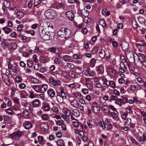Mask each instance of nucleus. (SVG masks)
<instances>
[{
    "label": "nucleus",
    "instance_id": "1",
    "mask_svg": "<svg viewBox=\"0 0 146 146\" xmlns=\"http://www.w3.org/2000/svg\"><path fill=\"white\" fill-rule=\"evenodd\" d=\"M71 31L69 29L62 28L58 32V38L60 40H64L71 35Z\"/></svg>",
    "mask_w": 146,
    "mask_h": 146
},
{
    "label": "nucleus",
    "instance_id": "35",
    "mask_svg": "<svg viewBox=\"0 0 146 146\" xmlns=\"http://www.w3.org/2000/svg\"><path fill=\"white\" fill-rule=\"evenodd\" d=\"M5 111L7 113L10 115H13L15 113L13 111L10 109H6Z\"/></svg>",
    "mask_w": 146,
    "mask_h": 146
},
{
    "label": "nucleus",
    "instance_id": "30",
    "mask_svg": "<svg viewBox=\"0 0 146 146\" xmlns=\"http://www.w3.org/2000/svg\"><path fill=\"white\" fill-rule=\"evenodd\" d=\"M102 14L104 15H106L107 16L109 15L110 14L109 12L108 11L107 9H103L102 11Z\"/></svg>",
    "mask_w": 146,
    "mask_h": 146
},
{
    "label": "nucleus",
    "instance_id": "15",
    "mask_svg": "<svg viewBox=\"0 0 146 146\" xmlns=\"http://www.w3.org/2000/svg\"><path fill=\"white\" fill-rule=\"evenodd\" d=\"M40 101L38 99H36L34 100L32 102V104L34 107H38Z\"/></svg>",
    "mask_w": 146,
    "mask_h": 146
},
{
    "label": "nucleus",
    "instance_id": "39",
    "mask_svg": "<svg viewBox=\"0 0 146 146\" xmlns=\"http://www.w3.org/2000/svg\"><path fill=\"white\" fill-rule=\"evenodd\" d=\"M105 53L104 50H102L99 54V56L101 58H104L105 56Z\"/></svg>",
    "mask_w": 146,
    "mask_h": 146
},
{
    "label": "nucleus",
    "instance_id": "34",
    "mask_svg": "<svg viewBox=\"0 0 146 146\" xmlns=\"http://www.w3.org/2000/svg\"><path fill=\"white\" fill-rule=\"evenodd\" d=\"M17 17L19 18H22L24 16V13L21 11H19L17 12Z\"/></svg>",
    "mask_w": 146,
    "mask_h": 146
},
{
    "label": "nucleus",
    "instance_id": "21",
    "mask_svg": "<svg viewBox=\"0 0 146 146\" xmlns=\"http://www.w3.org/2000/svg\"><path fill=\"white\" fill-rule=\"evenodd\" d=\"M56 99L58 102L60 103H62L63 101V98L60 95H57L56 96Z\"/></svg>",
    "mask_w": 146,
    "mask_h": 146
},
{
    "label": "nucleus",
    "instance_id": "11",
    "mask_svg": "<svg viewBox=\"0 0 146 146\" xmlns=\"http://www.w3.org/2000/svg\"><path fill=\"white\" fill-rule=\"evenodd\" d=\"M23 124L25 128L27 129L31 128L32 127V124L29 121H25Z\"/></svg>",
    "mask_w": 146,
    "mask_h": 146
},
{
    "label": "nucleus",
    "instance_id": "36",
    "mask_svg": "<svg viewBox=\"0 0 146 146\" xmlns=\"http://www.w3.org/2000/svg\"><path fill=\"white\" fill-rule=\"evenodd\" d=\"M127 57L128 59H129V58H134V54L132 52H130L127 54Z\"/></svg>",
    "mask_w": 146,
    "mask_h": 146
},
{
    "label": "nucleus",
    "instance_id": "41",
    "mask_svg": "<svg viewBox=\"0 0 146 146\" xmlns=\"http://www.w3.org/2000/svg\"><path fill=\"white\" fill-rule=\"evenodd\" d=\"M108 84L111 87L113 88L115 87V83L113 81H109Z\"/></svg>",
    "mask_w": 146,
    "mask_h": 146
},
{
    "label": "nucleus",
    "instance_id": "59",
    "mask_svg": "<svg viewBox=\"0 0 146 146\" xmlns=\"http://www.w3.org/2000/svg\"><path fill=\"white\" fill-rule=\"evenodd\" d=\"M15 79L16 81L19 83L21 82L22 81V79L19 76H17L16 77Z\"/></svg>",
    "mask_w": 146,
    "mask_h": 146
},
{
    "label": "nucleus",
    "instance_id": "31",
    "mask_svg": "<svg viewBox=\"0 0 146 146\" xmlns=\"http://www.w3.org/2000/svg\"><path fill=\"white\" fill-rule=\"evenodd\" d=\"M58 145L59 146H65L64 141L62 139L58 140L57 142Z\"/></svg>",
    "mask_w": 146,
    "mask_h": 146
},
{
    "label": "nucleus",
    "instance_id": "19",
    "mask_svg": "<svg viewBox=\"0 0 146 146\" xmlns=\"http://www.w3.org/2000/svg\"><path fill=\"white\" fill-rule=\"evenodd\" d=\"M108 73L112 76H114L116 74V73L115 71L113 68L108 69Z\"/></svg>",
    "mask_w": 146,
    "mask_h": 146
},
{
    "label": "nucleus",
    "instance_id": "46",
    "mask_svg": "<svg viewBox=\"0 0 146 146\" xmlns=\"http://www.w3.org/2000/svg\"><path fill=\"white\" fill-rule=\"evenodd\" d=\"M52 111L54 112L58 113H59V111L58 108L56 107H54L52 109Z\"/></svg>",
    "mask_w": 146,
    "mask_h": 146
},
{
    "label": "nucleus",
    "instance_id": "44",
    "mask_svg": "<svg viewBox=\"0 0 146 146\" xmlns=\"http://www.w3.org/2000/svg\"><path fill=\"white\" fill-rule=\"evenodd\" d=\"M42 38L45 40H48L49 39V37L47 35V32H46V34L42 37Z\"/></svg>",
    "mask_w": 146,
    "mask_h": 146
},
{
    "label": "nucleus",
    "instance_id": "50",
    "mask_svg": "<svg viewBox=\"0 0 146 146\" xmlns=\"http://www.w3.org/2000/svg\"><path fill=\"white\" fill-rule=\"evenodd\" d=\"M121 100L122 99L121 98H117V100L116 101V103L120 106H121L122 105V103L121 102Z\"/></svg>",
    "mask_w": 146,
    "mask_h": 146
},
{
    "label": "nucleus",
    "instance_id": "10",
    "mask_svg": "<svg viewBox=\"0 0 146 146\" xmlns=\"http://www.w3.org/2000/svg\"><path fill=\"white\" fill-rule=\"evenodd\" d=\"M47 94L51 98L54 97L55 95V91L52 88L49 89L48 90Z\"/></svg>",
    "mask_w": 146,
    "mask_h": 146
},
{
    "label": "nucleus",
    "instance_id": "16",
    "mask_svg": "<svg viewBox=\"0 0 146 146\" xmlns=\"http://www.w3.org/2000/svg\"><path fill=\"white\" fill-rule=\"evenodd\" d=\"M55 7L57 9L64 8L65 7V5L62 3H58L55 4L54 5Z\"/></svg>",
    "mask_w": 146,
    "mask_h": 146
},
{
    "label": "nucleus",
    "instance_id": "48",
    "mask_svg": "<svg viewBox=\"0 0 146 146\" xmlns=\"http://www.w3.org/2000/svg\"><path fill=\"white\" fill-rule=\"evenodd\" d=\"M59 95H60L64 99H66V95L63 90L60 91V94Z\"/></svg>",
    "mask_w": 146,
    "mask_h": 146
},
{
    "label": "nucleus",
    "instance_id": "3",
    "mask_svg": "<svg viewBox=\"0 0 146 146\" xmlns=\"http://www.w3.org/2000/svg\"><path fill=\"white\" fill-rule=\"evenodd\" d=\"M23 134V132L19 130H17L13 133L10 135L11 139L15 140L19 138L21 135Z\"/></svg>",
    "mask_w": 146,
    "mask_h": 146
},
{
    "label": "nucleus",
    "instance_id": "22",
    "mask_svg": "<svg viewBox=\"0 0 146 146\" xmlns=\"http://www.w3.org/2000/svg\"><path fill=\"white\" fill-rule=\"evenodd\" d=\"M3 30L5 33L8 34L10 33L12 30L7 27H5L3 28Z\"/></svg>",
    "mask_w": 146,
    "mask_h": 146
},
{
    "label": "nucleus",
    "instance_id": "17",
    "mask_svg": "<svg viewBox=\"0 0 146 146\" xmlns=\"http://www.w3.org/2000/svg\"><path fill=\"white\" fill-rule=\"evenodd\" d=\"M39 32L40 36L42 38L46 33L43 28L41 27L39 29Z\"/></svg>",
    "mask_w": 146,
    "mask_h": 146
},
{
    "label": "nucleus",
    "instance_id": "54",
    "mask_svg": "<svg viewBox=\"0 0 146 146\" xmlns=\"http://www.w3.org/2000/svg\"><path fill=\"white\" fill-rule=\"evenodd\" d=\"M98 47L97 46L94 47L92 50L91 52L93 54L96 53L98 50Z\"/></svg>",
    "mask_w": 146,
    "mask_h": 146
},
{
    "label": "nucleus",
    "instance_id": "20",
    "mask_svg": "<svg viewBox=\"0 0 146 146\" xmlns=\"http://www.w3.org/2000/svg\"><path fill=\"white\" fill-rule=\"evenodd\" d=\"M32 88H33L37 92H40V85H33L31 86Z\"/></svg>",
    "mask_w": 146,
    "mask_h": 146
},
{
    "label": "nucleus",
    "instance_id": "13",
    "mask_svg": "<svg viewBox=\"0 0 146 146\" xmlns=\"http://www.w3.org/2000/svg\"><path fill=\"white\" fill-rule=\"evenodd\" d=\"M40 93L44 92L48 88V86L46 84H44L40 85Z\"/></svg>",
    "mask_w": 146,
    "mask_h": 146
},
{
    "label": "nucleus",
    "instance_id": "61",
    "mask_svg": "<svg viewBox=\"0 0 146 146\" xmlns=\"http://www.w3.org/2000/svg\"><path fill=\"white\" fill-rule=\"evenodd\" d=\"M99 124L100 127H102L103 128H105V123L103 122L100 121L99 122Z\"/></svg>",
    "mask_w": 146,
    "mask_h": 146
},
{
    "label": "nucleus",
    "instance_id": "24",
    "mask_svg": "<svg viewBox=\"0 0 146 146\" xmlns=\"http://www.w3.org/2000/svg\"><path fill=\"white\" fill-rule=\"evenodd\" d=\"M82 13L81 17H87L89 15L88 11L85 9H83L82 10Z\"/></svg>",
    "mask_w": 146,
    "mask_h": 146
},
{
    "label": "nucleus",
    "instance_id": "28",
    "mask_svg": "<svg viewBox=\"0 0 146 146\" xmlns=\"http://www.w3.org/2000/svg\"><path fill=\"white\" fill-rule=\"evenodd\" d=\"M99 24L104 28L106 27V24L104 20L100 19L99 21Z\"/></svg>",
    "mask_w": 146,
    "mask_h": 146
},
{
    "label": "nucleus",
    "instance_id": "29",
    "mask_svg": "<svg viewBox=\"0 0 146 146\" xmlns=\"http://www.w3.org/2000/svg\"><path fill=\"white\" fill-rule=\"evenodd\" d=\"M47 35L49 37V40H52L54 38L55 35L54 33L50 32H47Z\"/></svg>",
    "mask_w": 146,
    "mask_h": 146
},
{
    "label": "nucleus",
    "instance_id": "6",
    "mask_svg": "<svg viewBox=\"0 0 146 146\" xmlns=\"http://www.w3.org/2000/svg\"><path fill=\"white\" fill-rule=\"evenodd\" d=\"M2 78L5 84L8 85L10 84L9 78L7 74H3L2 75Z\"/></svg>",
    "mask_w": 146,
    "mask_h": 146
},
{
    "label": "nucleus",
    "instance_id": "43",
    "mask_svg": "<svg viewBox=\"0 0 146 146\" xmlns=\"http://www.w3.org/2000/svg\"><path fill=\"white\" fill-rule=\"evenodd\" d=\"M29 97L31 98H36V95L34 93V92L32 91L30 92Z\"/></svg>",
    "mask_w": 146,
    "mask_h": 146
},
{
    "label": "nucleus",
    "instance_id": "8",
    "mask_svg": "<svg viewBox=\"0 0 146 146\" xmlns=\"http://www.w3.org/2000/svg\"><path fill=\"white\" fill-rule=\"evenodd\" d=\"M48 50L50 52L55 53L58 54H60V53H58L59 52V50L58 48L57 47H52L48 48Z\"/></svg>",
    "mask_w": 146,
    "mask_h": 146
},
{
    "label": "nucleus",
    "instance_id": "40",
    "mask_svg": "<svg viewBox=\"0 0 146 146\" xmlns=\"http://www.w3.org/2000/svg\"><path fill=\"white\" fill-rule=\"evenodd\" d=\"M108 115L114 118L116 117L117 116V114L113 112H110Z\"/></svg>",
    "mask_w": 146,
    "mask_h": 146
},
{
    "label": "nucleus",
    "instance_id": "4",
    "mask_svg": "<svg viewBox=\"0 0 146 146\" xmlns=\"http://www.w3.org/2000/svg\"><path fill=\"white\" fill-rule=\"evenodd\" d=\"M92 111L94 113H98L100 112V108L98 104L96 103H94L92 104Z\"/></svg>",
    "mask_w": 146,
    "mask_h": 146
},
{
    "label": "nucleus",
    "instance_id": "56",
    "mask_svg": "<svg viewBox=\"0 0 146 146\" xmlns=\"http://www.w3.org/2000/svg\"><path fill=\"white\" fill-rule=\"evenodd\" d=\"M73 58L76 59H81L82 56L77 54H74L73 56Z\"/></svg>",
    "mask_w": 146,
    "mask_h": 146
},
{
    "label": "nucleus",
    "instance_id": "60",
    "mask_svg": "<svg viewBox=\"0 0 146 146\" xmlns=\"http://www.w3.org/2000/svg\"><path fill=\"white\" fill-rule=\"evenodd\" d=\"M136 79L138 82L139 83H142L144 82V80L141 77H139L137 78Z\"/></svg>",
    "mask_w": 146,
    "mask_h": 146
},
{
    "label": "nucleus",
    "instance_id": "47",
    "mask_svg": "<svg viewBox=\"0 0 146 146\" xmlns=\"http://www.w3.org/2000/svg\"><path fill=\"white\" fill-rule=\"evenodd\" d=\"M41 117L42 120H47L48 119V115L46 114H44L42 115Z\"/></svg>",
    "mask_w": 146,
    "mask_h": 146
},
{
    "label": "nucleus",
    "instance_id": "62",
    "mask_svg": "<svg viewBox=\"0 0 146 146\" xmlns=\"http://www.w3.org/2000/svg\"><path fill=\"white\" fill-rule=\"evenodd\" d=\"M25 87V85L23 83H22L19 85V87L21 89H23Z\"/></svg>",
    "mask_w": 146,
    "mask_h": 146
},
{
    "label": "nucleus",
    "instance_id": "33",
    "mask_svg": "<svg viewBox=\"0 0 146 146\" xmlns=\"http://www.w3.org/2000/svg\"><path fill=\"white\" fill-rule=\"evenodd\" d=\"M30 80L31 82L35 84H37L39 83L38 80L36 78L33 77H31L30 78Z\"/></svg>",
    "mask_w": 146,
    "mask_h": 146
},
{
    "label": "nucleus",
    "instance_id": "51",
    "mask_svg": "<svg viewBox=\"0 0 146 146\" xmlns=\"http://www.w3.org/2000/svg\"><path fill=\"white\" fill-rule=\"evenodd\" d=\"M88 76L93 77L95 76V74L94 71H88Z\"/></svg>",
    "mask_w": 146,
    "mask_h": 146
},
{
    "label": "nucleus",
    "instance_id": "63",
    "mask_svg": "<svg viewBox=\"0 0 146 146\" xmlns=\"http://www.w3.org/2000/svg\"><path fill=\"white\" fill-rule=\"evenodd\" d=\"M40 61L43 63H45V58L43 56L41 57L40 59Z\"/></svg>",
    "mask_w": 146,
    "mask_h": 146
},
{
    "label": "nucleus",
    "instance_id": "64",
    "mask_svg": "<svg viewBox=\"0 0 146 146\" xmlns=\"http://www.w3.org/2000/svg\"><path fill=\"white\" fill-rule=\"evenodd\" d=\"M68 67L70 68H73L74 67V65L71 63H68L67 64Z\"/></svg>",
    "mask_w": 146,
    "mask_h": 146
},
{
    "label": "nucleus",
    "instance_id": "37",
    "mask_svg": "<svg viewBox=\"0 0 146 146\" xmlns=\"http://www.w3.org/2000/svg\"><path fill=\"white\" fill-rule=\"evenodd\" d=\"M3 119L5 123L8 124V121L9 120V117L7 115H4L3 116Z\"/></svg>",
    "mask_w": 146,
    "mask_h": 146
},
{
    "label": "nucleus",
    "instance_id": "58",
    "mask_svg": "<svg viewBox=\"0 0 146 146\" xmlns=\"http://www.w3.org/2000/svg\"><path fill=\"white\" fill-rule=\"evenodd\" d=\"M57 124L59 125H62L63 124V121L62 120H60L57 121H56Z\"/></svg>",
    "mask_w": 146,
    "mask_h": 146
},
{
    "label": "nucleus",
    "instance_id": "2",
    "mask_svg": "<svg viewBox=\"0 0 146 146\" xmlns=\"http://www.w3.org/2000/svg\"><path fill=\"white\" fill-rule=\"evenodd\" d=\"M45 16L46 18L52 19L56 17V13L54 10L51 9L45 11Z\"/></svg>",
    "mask_w": 146,
    "mask_h": 146
},
{
    "label": "nucleus",
    "instance_id": "14",
    "mask_svg": "<svg viewBox=\"0 0 146 146\" xmlns=\"http://www.w3.org/2000/svg\"><path fill=\"white\" fill-rule=\"evenodd\" d=\"M121 47L122 49L124 51H127L128 50L129 44L126 42H123L121 45Z\"/></svg>",
    "mask_w": 146,
    "mask_h": 146
},
{
    "label": "nucleus",
    "instance_id": "7",
    "mask_svg": "<svg viewBox=\"0 0 146 146\" xmlns=\"http://www.w3.org/2000/svg\"><path fill=\"white\" fill-rule=\"evenodd\" d=\"M66 17L69 20L73 21L74 19V15L71 11H68L66 13Z\"/></svg>",
    "mask_w": 146,
    "mask_h": 146
},
{
    "label": "nucleus",
    "instance_id": "52",
    "mask_svg": "<svg viewBox=\"0 0 146 146\" xmlns=\"http://www.w3.org/2000/svg\"><path fill=\"white\" fill-rule=\"evenodd\" d=\"M103 111H104V112L106 113H109L110 111V110L109 108L107 106H105L104 107V108L103 109Z\"/></svg>",
    "mask_w": 146,
    "mask_h": 146
},
{
    "label": "nucleus",
    "instance_id": "27",
    "mask_svg": "<svg viewBox=\"0 0 146 146\" xmlns=\"http://www.w3.org/2000/svg\"><path fill=\"white\" fill-rule=\"evenodd\" d=\"M80 112L77 110H74L72 111V114L76 117H79L80 115Z\"/></svg>",
    "mask_w": 146,
    "mask_h": 146
},
{
    "label": "nucleus",
    "instance_id": "18",
    "mask_svg": "<svg viewBox=\"0 0 146 146\" xmlns=\"http://www.w3.org/2000/svg\"><path fill=\"white\" fill-rule=\"evenodd\" d=\"M8 47L10 49H15L17 47V44L15 43H12L8 44Z\"/></svg>",
    "mask_w": 146,
    "mask_h": 146
},
{
    "label": "nucleus",
    "instance_id": "26",
    "mask_svg": "<svg viewBox=\"0 0 146 146\" xmlns=\"http://www.w3.org/2000/svg\"><path fill=\"white\" fill-rule=\"evenodd\" d=\"M43 109L44 111H48L50 110V108L48 104H46L43 106Z\"/></svg>",
    "mask_w": 146,
    "mask_h": 146
},
{
    "label": "nucleus",
    "instance_id": "38",
    "mask_svg": "<svg viewBox=\"0 0 146 146\" xmlns=\"http://www.w3.org/2000/svg\"><path fill=\"white\" fill-rule=\"evenodd\" d=\"M70 56L68 55H66L64 56L63 57V58L64 60L67 62H68L70 61Z\"/></svg>",
    "mask_w": 146,
    "mask_h": 146
},
{
    "label": "nucleus",
    "instance_id": "9",
    "mask_svg": "<svg viewBox=\"0 0 146 146\" xmlns=\"http://www.w3.org/2000/svg\"><path fill=\"white\" fill-rule=\"evenodd\" d=\"M69 101L70 102V103L71 104V105L74 107L76 108L78 107V101L74 99L71 100H69Z\"/></svg>",
    "mask_w": 146,
    "mask_h": 146
},
{
    "label": "nucleus",
    "instance_id": "55",
    "mask_svg": "<svg viewBox=\"0 0 146 146\" xmlns=\"http://www.w3.org/2000/svg\"><path fill=\"white\" fill-rule=\"evenodd\" d=\"M84 20L85 23H89L90 22V19H89L87 17H85Z\"/></svg>",
    "mask_w": 146,
    "mask_h": 146
},
{
    "label": "nucleus",
    "instance_id": "5",
    "mask_svg": "<svg viewBox=\"0 0 146 146\" xmlns=\"http://www.w3.org/2000/svg\"><path fill=\"white\" fill-rule=\"evenodd\" d=\"M49 81L50 83L54 86L60 85L61 84L60 81L58 80H55L52 77H50L49 79Z\"/></svg>",
    "mask_w": 146,
    "mask_h": 146
},
{
    "label": "nucleus",
    "instance_id": "42",
    "mask_svg": "<svg viewBox=\"0 0 146 146\" xmlns=\"http://www.w3.org/2000/svg\"><path fill=\"white\" fill-rule=\"evenodd\" d=\"M121 102L123 104H125L127 102V99L124 96L121 97Z\"/></svg>",
    "mask_w": 146,
    "mask_h": 146
},
{
    "label": "nucleus",
    "instance_id": "23",
    "mask_svg": "<svg viewBox=\"0 0 146 146\" xmlns=\"http://www.w3.org/2000/svg\"><path fill=\"white\" fill-rule=\"evenodd\" d=\"M1 45L4 48H6L8 47V43L5 40H4L1 43Z\"/></svg>",
    "mask_w": 146,
    "mask_h": 146
},
{
    "label": "nucleus",
    "instance_id": "12",
    "mask_svg": "<svg viewBox=\"0 0 146 146\" xmlns=\"http://www.w3.org/2000/svg\"><path fill=\"white\" fill-rule=\"evenodd\" d=\"M8 68L9 70H12L13 69V67L16 68L17 66H18V65L16 63L13 61H12L10 63H8Z\"/></svg>",
    "mask_w": 146,
    "mask_h": 146
},
{
    "label": "nucleus",
    "instance_id": "57",
    "mask_svg": "<svg viewBox=\"0 0 146 146\" xmlns=\"http://www.w3.org/2000/svg\"><path fill=\"white\" fill-rule=\"evenodd\" d=\"M13 100L14 102L17 104H19V99L17 97H15L13 98Z\"/></svg>",
    "mask_w": 146,
    "mask_h": 146
},
{
    "label": "nucleus",
    "instance_id": "45",
    "mask_svg": "<svg viewBox=\"0 0 146 146\" xmlns=\"http://www.w3.org/2000/svg\"><path fill=\"white\" fill-rule=\"evenodd\" d=\"M3 5L6 7H9L10 5V2L7 0H5L3 2Z\"/></svg>",
    "mask_w": 146,
    "mask_h": 146
},
{
    "label": "nucleus",
    "instance_id": "25",
    "mask_svg": "<svg viewBox=\"0 0 146 146\" xmlns=\"http://www.w3.org/2000/svg\"><path fill=\"white\" fill-rule=\"evenodd\" d=\"M40 128L43 131H46L48 129V125L46 123L42 124L40 125Z\"/></svg>",
    "mask_w": 146,
    "mask_h": 146
},
{
    "label": "nucleus",
    "instance_id": "53",
    "mask_svg": "<svg viewBox=\"0 0 146 146\" xmlns=\"http://www.w3.org/2000/svg\"><path fill=\"white\" fill-rule=\"evenodd\" d=\"M121 60V62L120 64H123V63L125 62V59L124 56H123L121 55L120 56Z\"/></svg>",
    "mask_w": 146,
    "mask_h": 146
},
{
    "label": "nucleus",
    "instance_id": "32",
    "mask_svg": "<svg viewBox=\"0 0 146 146\" xmlns=\"http://www.w3.org/2000/svg\"><path fill=\"white\" fill-rule=\"evenodd\" d=\"M97 69L98 72L100 73H103L104 71V67L101 65H100L98 66Z\"/></svg>",
    "mask_w": 146,
    "mask_h": 146
},
{
    "label": "nucleus",
    "instance_id": "49",
    "mask_svg": "<svg viewBox=\"0 0 146 146\" xmlns=\"http://www.w3.org/2000/svg\"><path fill=\"white\" fill-rule=\"evenodd\" d=\"M139 21L141 23L143 24L145 23V20L142 17H140L139 18Z\"/></svg>",
    "mask_w": 146,
    "mask_h": 146
}]
</instances>
